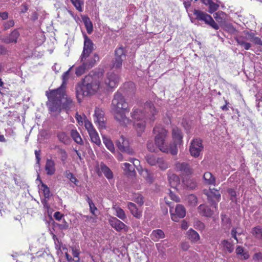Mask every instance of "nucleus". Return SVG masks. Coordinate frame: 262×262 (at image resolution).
<instances>
[{
	"mask_svg": "<svg viewBox=\"0 0 262 262\" xmlns=\"http://www.w3.org/2000/svg\"><path fill=\"white\" fill-rule=\"evenodd\" d=\"M123 168L124 170L130 174L135 172L134 168L132 166V165L128 163H125L123 164Z\"/></svg>",
	"mask_w": 262,
	"mask_h": 262,
	"instance_id": "nucleus-53",
	"label": "nucleus"
},
{
	"mask_svg": "<svg viewBox=\"0 0 262 262\" xmlns=\"http://www.w3.org/2000/svg\"><path fill=\"white\" fill-rule=\"evenodd\" d=\"M7 35L1 38L3 42L6 43H16L19 34H6Z\"/></svg>",
	"mask_w": 262,
	"mask_h": 262,
	"instance_id": "nucleus-25",
	"label": "nucleus"
},
{
	"mask_svg": "<svg viewBox=\"0 0 262 262\" xmlns=\"http://www.w3.org/2000/svg\"><path fill=\"white\" fill-rule=\"evenodd\" d=\"M99 56L96 54H95L94 58H84L83 60H81L80 59L82 64L76 68L75 71L76 75L79 76L83 74L86 70H88L94 67L96 61L99 60Z\"/></svg>",
	"mask_w": 262,
	"mask_h": 262,
	"instance_id": "nucleus-6",
	"label": "nucleus"
},
{
	"mask_svg": "<svg viewBox=\"0 0 262 262\" xmlns=\"http://www.w3.org/2000/svg\"><path fill=\"white\" fill-rule=\"evenodd\" d=\"M188 238L193 242H196L200 239V235L197 232L192 229H190L187 232Z\"/></svg>",
	"mask_w": 262,
	"mask_h": 262,
	"instance_id": "nucleus-31",
	"label": "nucleus"
},
{
	"mask_svg": "<svg viewBox=\"0 0 262 262\" xmlns=\"http://www.w3.org/2000/svg\"><path fill=\"white\" fill-rule=\"evenodd\" d=\"M175 169L177 171L180 172L182 174L187 176L190 175L193 172V169L186 162H176Z\"/></svg>",
	"mask_w": 262,
	"mask_h": 262,
	"instance_id": "nucleus-12",
	"label": "nucleus"
},
{
	"mask_svg": "<svg viewBox=\"0 0 262 262\" xmlns=\"http://www.w3.org/2000/svg\"><path fill=\"white\" fill-rule=\"evenodd\" d=\"M111 109L115 120L119 125L126 127L127 125L131 123L132 120L126 115L130 111L128 103L124 97L119 91L114 96L111 104Z\"/></svg>",
	"mask_w": 262,
	"mask_h": 262,
	"instance_id": "nucleus-3",
	"label": "nucleus"
},
{
	"mask_svg": "<svg viewBox=\"0 0 262 262\" xmlns=\"http://www.w3.org/2000/svg\"><path fill=\"white\" fill-rule=\"evenodd\" d=\"M84 117L85 118L84 120V126L85 127V129L87 130L88 133H90L95 130L96 129H95L92 122L86 119L85 115H84Z\"/></svg>",
	"mask_w": 262,
	"mask_h": 262,
	"instance_id": "nucleus-42",
	"label": "nucleus"
},
{
	"mask_svg": "<svg viewBox=\"0 0 262 262\" xmlns=\"http://www.w3.org/2000/svg\"><path fill=\"white\" fill-rule=\"evenodd\" d=\"M172 136L173 140L178 144L182 143V135L181 131L178 127H174L172 129Z\"/></svg>",
	"mask_w": 262,
	"mask_h": 262,
	"instance_id": "nucleus-22",
	"label": "nucleus"
},
{
	"mask_svg": "<svg viewBox=\"0 0 262 262\" xmlns=\"http://www.w3.org/2000/svg\"><path fill=\"white\" fill-rule=\"evenodd\" d=\"M71 136L73 139V140L77 144L80 145H82L83 144L82 139L79 133L76 129H73L71 130Z\"/></svg>",
	"mask_w": 262,
	"mask_h": 262,
	"instance_id": "nucleus-32",
	"label": "nucleus"
},
{
	"mask_svg": "<svg viewBox=\"0 0 262 262\" xmlns=\"http://www.w3.org/2000/svg\"><path fill=\"white\" fill-rule=\"evenodd\" d=\"M214 17L219 23H223L225 21L226 14L225 13L220 11L214 13Z\"/></svg>",
	"mask_w": 262,
	"mask_h": 262,
	"instance_id": "nucleus-39",
	"label": "nucleus"
},
{
	"mask_svg": "<svg viewBox=\"0 0 262 262\" xmlns=\"http://www.w3.org/2000/svg\"><path fill=\"white\" fill-rule=\"evenodd\" d=\"M71 249L72 251V254L74 258L73 260H74L75 262H79V255L80 254V251L78 247H76V246H72L71 247Z\"/></svg>",
	"mask_w": 262,
	"mask_h": 262,
	"instance_id": "nucleus-41",
	"label": "nucleus"
},
{
	"mask_svg": "<svg viewBox=\"0 0 262 262\" xmlns=\"http://www.w3.org/2000/svg\"><path fill=\"white\" fill-rule=\"evenodd\" d=\"M194 226L196 229L200 230H203L205 228V225L204 223L198 220L195 221L194 223Z\"/></svg>",
	"mask_w": 262,
	"mask_h": 262,
	"instance_id": "nucleus-57",
	"label": "nucleus"
},
{
	"mask_svg": "<svg viewBox=\"0 0 262 262\" xmlns=\"http://www.w3.org/2000/svg\"><path fill=\"white\" fill-rule=\"evenodd\" d=\"M180 144H178L177 142L173 141V143L168 146V152H170L172 155H176L178 151L177 145Z\"/></svg>",
	"mask_w": 262,
	"mask_h": 262,
	"instance_id": "nucleus-43",
	"label": "nucleus"
},
{
	"mask_svg": "<svg viewBox=\"0 0 262 262\" xmlns=\"http://www.w3.org/2000/svg\"><path fill=\"white\" fill-rule=\"evenodd\" d=\"M193 15L198 20L203 21L212 28L216 30L219 29V27L218 25L215 22L212 17L207 13L194 9L193 10Z\"/></svg>",
	"mask_w": 262,
	"mask_h": 262,
	"instance_id": "nucleus-7",
	"label": "nucleus"
},
{
	"mask_svg": "<svg viewBox=\"0 0 262 262\" xmlns=\"http://www.w3.org/2000/svg\"><path fill=\"white\" fill-rule=\"evenodd\" d=\"M187 199L190 206H195L196 205L198 199L195 195L193 194H190L187 196Z\"/></svg>",
	"mask_w": 262,
	"mask_h": 262,
	"instance_id": "nucleus-46",
	"label": "nucleus"
},
{
	"mask_svg": "<svg viewBox=\"0 0 262 262\" xmlns=\"http://www.w3.org/2000/svg\"><path fill=\"white\" fill-rule=\"evenodd\" d=\"M64 174H65L66 177L67 178H68V179H69L71 182L77 185L78 180L72 172H70L68 170H66L64 172Z\"/></svg>",
	"mask_w": 262,
	"mask_h": 262,
	"instance_id": "nucleus-48",
	"label": "nucleus"
},
{
	"mask_svg": "<svg viewBox=\"0 0 262 262\" xmlns=\"http://www.w3.org/2000/svg\"><path fill=\"white\" fill-rule=\"evenodd\" d=\"M253 260L254 261H259L262 260V253L257 252L255 253L252 257Z\"/></svg>",
	"mask_w": 262,
	"mask_h": 262,
	"instance_id": "nucleus-59",
	"label": "nucleus"
},
{
	"mask_svg": "<svg viewBox=\"0 0 262 262\" xmlns=\"http://www.w3.org/2000/svg\"><path fill=\"white\" fill-rule=\"evenodd\" d=\"M252 41L256 45L262 46V40L259 37H253Z\"/></svg>",
	"mask_w": 262,
	"mask_h": 262,
	"instance_id": "nucleus-64",
	"label": "nucleus"
},
{
	"mask_svg": "<svg viewBox=\"0 0 262 262\" xmlns=\"http://www.w3.org/2000/svg\"><path fill=\"white\" fill-rule=\"evenodd\" d=\"M157 111L151 102H147L144 108L134 107L130 112V117L133 119L134 128L138 135L141 136L144 132L146 125V120L152 123L156 119Z\"/></svg>",
	"mask_w": 262,
	"mask_h": 262,
	"instance_id": "nucleus-2",
	"label": "nucleus"
},
{
	"mask_svg": "<svg viewBox=\"0 0 262 262\" xmlns=\"http://www.w3.org/2000/svg\"><path fill=\"white\" fill-rule=\"evenodd\" d=\"M227 192L230 196V199L231 200V201L233 202L236 201V191L232 188H229L227 190Z\"/></svg>",
	"mask_w": 262,
	"mask_h": 262,
	"instance_id": "nucleus-56",
	"label": "nucleus"
},
{
	"mask_svg": "<svg viewBox=\"0 0 262 262\" xmlns=\"http://www.w3.org/2000/svg\"><path fill=\"white\" fill-rule=\"evenodd\" d=\"M155 135V142L158 148L163 152H168V145L166 143L167 131L161 125L156 126L153 129Z\"/></svg>",
	"mask_w": 262,
	"mask_h": 262,
	"instance_id": "nucleus-5",
	"label": "nucleus"
},
{
	"mask_svg": "<svg viewBox=\"0 0 262 262\" xmlns=\"http://www.w3.org/2000/svg\"><path fill=\"white\" fill-rule=\"evenodd\" d=\"M157 147H158L155 143L154 144L152 141H148L147 144V148L150 152H156Z\"/></svg>",
	"mask_w": 262,
	"mask_h": 262,
	"instance_id": "nucleus-54",
	"label": "nucleus"
},
{
	"mask_svg": "<svg viewBox=\"0 0 262 262\" xmlns=\"http://www.w3.org/2000/svg\"><path fill=\"white\" fill-rule=\"evenodd\" d=\"M251 233L256 239L262 240V227L260 226L253 228L251 230Z\"/></svg>",
	"mask_w": 262,
	"mask_h": 262,
	"instance_id": "nucleus-30",
	"label": "nucleus"
},
{
	"mask_svg": "<svg viewBox=\"0 0 262 262\" xmlns=\"http://www.w3.org/2000/svg\"><path fill=\"white\" fill-rule=\"evenodd\" d=\"M14 25V21L13 20H9L4 24V28L5 30H7Z\"/></svg>",
	"mask_w": 262,
	"mask_h": 262,
	"instance_id": "nucleus-58",
	"label": "nucleus"
},
{
	"mask_svg": "<svg viewBox=\"0 0 262 262\" xmlns=\"http://www.w3.org/2000/svg\"><path fill=\"white\" fill-rule=\"evenodd\" d=\"M41 190L42 191L45 198L49 199L51 196V192L50 189L47 185L42 183Z\"/></svg>",
	"mask_w": 262,
	"mask_h": 262,
	"instance_id": "nucleus-47",
	"label": "nucleus"
},
{
	"mask_svg": "<svg viewBox=\"0 0 262 262\" xmlns=\"http://www.w3.org/2000/svg\"><path fill=\"white\" fill-rule=\"evenodd\" d=\"M170 213L172 220L177 222L179 221L180 219L185 216L186 210L183 205L178 204L175 208V213L172 212L171 209L170 210Z\"/></svg>",
	"mask_w": 262,
	"mask_h": 262,
	"instance_id": "nucleus-13",
	"label": "nucleus"
},
{
	"mask_svg": "<svg viewBox=\"0 0 262 262\" xmlns=\"http://www.w3.org/2000/svg\"><path fill=\"white\" fill-rule=\"evenodd\" d=\"M84 38V46L82 53L80 57V59L83 60L84 58H94L95 54L94 56H90V54L94 50V44L92 41L86 36V34H83Z\"/></svg>",
	"mask_w": 262,
	"mask_h": 262,
	"instance_id": "nucleus-8",
	"label": "nucleus"
},
{
	"mask_svg": "<svg viewBox=\"0 0 262 262\" xmlns=\"http://www.w3.org/2000/svg\"><path fill=\"white\" fill-rule=\"evenodd\" d=\"M208 12L210 13H213L216 11L219 8V5L214 3L212 1L208 5Z\"/></svg>",
	"mask_w": 262,
	"mask_h": 262,
	"instance_id": "nucleus-50",
	"label": "nucleus"
},
{
	"mask_svg": "<svg viewBox=\"0 0 262 262\" xmlns=\"http://www.w3.org/2000/svg\"><path fill=\"white\" fill-rule=\"evenodd\" d=\"M203 149V146L201 140L195 139L192 140L189 148V151L192 157L194 158L199 157Z\"/></svg>",
	"mask_w": 262,
	"mask_h": 262,
	"instance_id": "nucleus-10",
	"label": "nucleus"
},
{
	"mask_svg": "<svg viewBox=\"0 0 262 262\" xmlns=\"http://www.w3.org/2000/svg\"><path fill=\"white\" fill-rule=\"evenodd\" d=\"M89 135L92 142L98 146L101 145V140L96 130L89 133Z\"/></svg>",
	"mask_w": 262,
	"mask_h": 262,
	"instance_id": "nucleus-34",
	"label": "nucleus"
},
{
	"mask_svg": "<svg viewBox=\"0 0 262 262\" xmlns=\"http://www.w3.org/2000/svg\"><path fill=\"white\" fill-rule=\"evenodd\" d=\"M131 200L136 203H137L139 205L142 206L144 204V199L143 196L139 193H134L133 194V198Z\"/></svg>",
	"mask_w": 262,
	"mask_h": 262,
	"instance_id": "nucleus-38",
	"label": "nucleus"
},
{
	"mask_svg": "<svg viewBox=\"0 0 262 262\" xmlns=\"http://www.w3.org/2000/svg\"><path fill=\"white\" fill-rule=\"evenodd\" d=\"M168 182L171 187L176 189L180 185V179L179 177L174 173H171L169 171L168 174Z\"/></svg>",
	"mask_w": 262,
	"mask_h": 262,
	"instance_id": "nucleus-16",
	"label": "nucleus"
},
{
	"mask_svg": "<svg viewBox=\"0 0 262 262\" xmlns=\"http://www.w3.org/2000/svg\"><path fill=\"white\" fill-rule=\"evenodd\" d=\"M203 179L205 184L208 185H215L216 178L210 172H205L204 173Z\"/></svg>",
	"mask_w": 262,
	"mask_h": 262,
	"instance_id": "nucleus-19",
	"label": "nucleus"
},
{
	"mask_svg": "<svg viewBox=\"0 0 262 262\" xmlns=\"http://www.w3.org/2000/svg\"><path fill=\"white\" fill-rule=\"evenodd\" d=\"M169 196L171 200L176 202H179L180 201V198L171 191H170L169 192Z\"/></svg>",
	"mask_w": 262,
	"mask_h": 262,
	"instance_id": "nucleus-60",
	"label": "nucleus"
},
{
	"mask_svg": "<svg viewBox=\"0 0 262 262\" xmlns=\"http://www.w3.org/2000/svg\"><path fill=\"white\" fill-rule=\"evenodd\" d=\"M100 168L102 172L107 179H111L113 178L112 171L106 165L103 163H101Z\"/></svg>",
	"mask_w": 262,
	"mask_h": 262,
	"instance_id": "nucleus-33",
	"label": "nucleus"
},
{
	"mask_svg": "<svg viewBox=\"0 0 262 262\" xmlns=\"http://www.w3.org/2000/svg\"><path fill=\"white\" fill-rule=\"evenodd\" d=\"M159 158L152 154H148L145 157L147 162L151 166L157 165Z\"/></svg>",
	"mask_w": 262,
	"mask_h": 262,
	"instance_id": "nucleus-35",
	"label": "nucleus"
},
{
	"mask_svg": "<svg viewBox=\"0 0 262 262\" xmlns=\"http://www.w3.org/2000/svg\"><path fill=\"white\" fill-rule=\"evenodd\" d=\"M103 76L101 71L94 72L85 76L82 83L76 88V95L79 101L80 97L94 94L100 88H114L118 85L119 77L113 72L108 73L104 83L101 80Z\"/></svg>",
	"mask_w": 262,
	"mask_h": 262,
	"instance_id": "nucleus-1",
	"label": "nucleus"
},
{
	"mask_svg": "<svg viewBox=\"0 0 262 262\" xmlns=\"http://www.w3.org/2000/svg\"><path fill=\"white\" fill-rule=\"evenodd\" d=\"M57 150V153L60 157V160L63 164L66 163V160L68 157V155L66 150L59 145H56L54 148Z\"/></svg>",
	"mask_w": 262,
	"mask_h": 262,
	"instance_id": "nucleus-27",
	"label": "nucleus"
},
{
	"mask_svg": "<svg viewBox=\"0 0 262 262\" xmlns=\"http://www.w3.org/2000/svg\"><path fill=\"white\" fill-rule=\"evenodd\" d=\"M39 262H54V258L53 256L47 252L43 251L37 253Z\"/></svg>",
	"mask_w": 262,
	"mask_h": 262,
	"instance_id": "nucleus-23",
	"label": "nucleus"
},
{
	"mask_svg": "<svg viewBox=\"0 0 262 262\" xmlns=\"http://www.w3.org/2000/svg\"><path fill=\"white\" fill-rule=\"evenodd\" d=\"M222 244L225 249L228 251L229 253H231L233 251V245L228 242L227 240H223L222 242Z\"/></svg>",
	"mask_w": 262,
	"mask_h": 262,
	"instance_id": "nucleus-44",
	"label": "nucleus"
},
{
	"mask_svg": "<svg viewBox=\"0 0 262 262\" xmlns=\"http://www.w3.org/2000/svg\"><path fill=\"white\" fill-rule=\"evenodd\" d=\"M81 18L88 33H91L93 30V26L90 18L87 15L82 16Z\"/></svg>",
	"mask_w": 262,
	"mask_h": 262,
	"instance_id": "nucleus-29",
	"label": "nucleus"
},
{
	"mask_svg": "<svg viewBox=\"0 0 262 262\" xmlns=\"http://www.w3.org/2000/svg\"><path fill=\"white\" fill-rule=\"evenodd\" d=\"M123 58L115 57L114 61H113L112 68L115 69H119L122 67Z\"/></svg>",
	"mask_w": 262,
	"mask_h": 262,
	"instance_id": "nucleus-51",
	"label": "nucleus"
},
{
	"mask_svg": "<svg viewBox=\"0 0 262 262\" xmlns=\"http://www.w3.org/2000/svg\"><path fill=\"white\" fill-rule=\"evenodd\" d=\"M127 208L129 210L131 214L136 218L140 219L142 216V211L138 209L134 203L128 202Z\"/></svg>",
	"mask_w": 262,
	"mask_h": 262,
	"instance_id": "nucleus-20",
	"label": "nucleus"
},
{
	"mask_svg": "<svg viewBox=\"0 0 262 262\" xmlns=\"http://www.w3.org/2000/svg\"><path fill=\"white\" fill-rule=\"evenodd\" d=\"M58 140L65 145H69L71 143V139L68 135L64 132H58L56 134Z\"/></svg>",
	"mask_w": 262,
	"mask_h": 262,
	"instance_id": "nucleus-21",
	"label": "nucleus"
},
{
	"mask_svg": "<svg viewBox=\"0 0 262 262\" xmlns=\"http://www.w3.org/2000/svg\"><path fill=\"white\" fill-rule=\"evenodd\" d=\"M59 227L62 230H66L69 228V224L64 220L62 224L59 225Z\"/></svg>",
	"mask_w": 262,
	"mask_h": 262,
	"instance_id": "nucleus-63",
	"label": "nucleus"
},
{
	"mask_svg": "<svg viewBox=\"0 0 262 262\" xmlns=\"http://www.w3.org/2000/svg\"><path fill=\"white\" fill-rule=\"evenodd\" d=\"M109 222L111 226L118 232H120L122 230H124L125 231L127 230V226L115 217H112L110 218Z\"/></svg>",
	"mask_w": 262,
	"mask_h": 262,
	"instance_id": "nucleus-14",
	"label": "nucleus"
},
{
	"mask_svg": "<svg viewBox=\"0 0 262 262\" xmlns=\"http://www.w3.org/2000/svg\"><path fill=\"white\" fill-rule=\"evenodd\" d=\"M45 170L48 175H53L56 171L55 162L51 159H48L45 165Z\"/></svg>",
	"mask_w": 262,
	"mask_h": 262,
	"instance_id": "nucleus-15",
	"label": "nucleus"
},
{
	"mask_svg": "<svg viewBox=\"0 0 262 262\" xmlns=\"http://www.w3.org/2000/svg\"><path fill=\"white\" fill-rule=\"evenodd\" d=\"M116 145L119 150L122 152H126L130 155H133L134 154V150L130 147L128 140L122 135L117 140Z\"/></svg>",
	"mask_w": 262,
	"mask_h": 262,
	"instance_id": "nucleus-9",
	"label": "nucleus"
},
{
	"mask_svg": "<svg viewBox=\"0 0 262 262\" xmlns=\"http://www.w3.org/2000/svg\"><path fill=\"white\" fill-rule=\"evenodd\" d=\"M158 161L157 164L161 170H165L169 167L168 162L163 158L159 157Z\"/></svg>",
	"mask_w": 262,
	"mask_h": 262,
	"instance_id": "nucleus-36",
	"label": "nucleus"
},
{
	"mask_svg": "<svg viewBox=\"0 0 262 262\" xmlns=\"http://www.w3.org/2000/svg\"><path fill=\"white\" fill-rule=\"evenodd\" d=\"M150 236L152 241L158 242L160 239L164 238L165 234L162 230L156 229L152 231Z\"/></svg>",
	"mask_w": 262,
	"mask_h": 262,
	"instance_id": "nucleus-26",
	"label": "nucleus"
},
{
	"mask_svg": "<svg viewBox=\"0 0 262 262\" xmlns=\"http://www.w3.org/2000/svg\"><path fill=\"white\" fill-rule=\"evenodd\" d=\"M113 209L115 211V215L117 216L118 218L121 219L122 221H125L126 219V215L124 211L120 207L114 205L113 207Z\"/></svg>",
	"mask_w": 262,
	"mask_h": 262,
	"instance_id": "nucleus-28",
	"label": "nucleus"
},
{
	"mask_svg": "<svg viewBox=\"0 0 262 262\" xmlns=\"http://www.w3.org/2000/svg\"><path fill=\"white\" fill-rule=\"evenodd\" d=\"M37 40L35 41V44L36 46L41 45L45 40L46 37L44 34H38L36 36Z\"/></svg>",
	"mask_w": 262,
	"mask_h": 262,
	"instance_id": "nucleus-52",
	"label": "nucleus"
},
{
	"mask_svg": "<svg viewBox=\"0 0 262 262\" xmlns=\"http://www.w3.org/2000/svg\"><path fill=\"white\" fill-rule=\"evenodd\" d=\"M65 99V101L63 102L62 106L64 109H65L68 113L69 111H70L71 109L74 107V103L73 101V100L70 98H68L66 96V95L65 94V96H64V98L61 99V104L62 103V99ZM61 107H60V111L59 112H51V113H59L61 112ZM51 112V111H50Z\"/></svg>",
	"mask_w": 262,
	"mask_h": 262,
	"instance_id": "nucleus-18",
	"label": "nucleus"
},
{
	"mask_svg": "<svg viewBox=\"0 0 262 262\" xmlns=\"http://www.w3.org/2000/svg\"><path fill=\"white\" fill-rule=\"evenodd\" d=\"M104 113L103 111L98 107H96L94 115V122L98 125L100 128H105Z\"/></svg>",
	"mask_w": 262,
	"mask_h": 262,
	"instance_id": "nucleus-11",
	"label": "nucleus"
},
{
	"mask_svg": "<svg viewBox=\"0 0 262 262\" xmlns=\"http://www.w3.org/2000/svg\"><path fill=\"white\" fill-rule=\"evenodd\" d=\"M24 262H39L38 254L35 257H33L32 255H27L24 258Z\"/></svg>",
	"mask_w": 262,
	"mask_h": 262,
	"instance_id": "nucleus-49",
	"label": "nucleus"
},
{
	"mask_svg": "<svg viewBox=\"0 0 262 262\" xmlns=\"http://www.w3.org/2000/svg\"><path fill=\"white\" fill-rule=\"evenodd\" d=\"M72 68V67H71L63 74L62 76V82L60 87L46 92V95L48 99L47 102V106L49 111L58 112L60 111L61 99L65 96L67 81L69 78L70 72Z\"/></svg>",
	"mask_w": 262,
	"mask_h": 262,
	"instance_id": "nucleus-4",
	"label": "nucleus"
},
{
	"mask_svg": "<svg viewBox=\"0 0 262 262\" xmlns=\"http://www.w3.org/2000/svg\"><path fill=\"white\" fill-rule=\"evenodd\" d=\"M103 142L106 148L111 152L115 150L114 145L112 141L108 138L105 137H102Z\"/></svg>",
	"mask_w": 262,
	"mask_h": 262,
	"instance_id": "nucleus-37",
	"label": "nucleus"
},
{
	"mask_svg": "<svg viewBox=\"0 0 262 262\" xmlns=\"http://www.w3.org/2000/svg\"><path fill=\"white\" fill-rule=\"evenodd\" d=\"M75 118L80 125H82L83 123V118L81 115L78 114V113H76L75 115Z\"/></svg>",
	"mask_w": 262,
	"mask_h": 262,
	"instance_id": "nucleus-61",
	"label": "nucleus"
},
{
	"mask_svg": "<svg viewBox=\"0 0 262 262\" xmlns=\"http://www.w3.org/2000/svg\"><path fill=\"white\" fill-rule=\"evenodd\" d=\"M237 233V228H233L231 231V235L233 238H234L237 243H239V241L237 238L236 234Z\"/></svg>",
	"mask_w": 262,
	"mask_h": 262,
	"instance_id": "nucleus-62",
	"label": "nucleus"
},
{
	"mask_svg": "<svg viewBox=\"0 0 262 262\" xmlns=\"http://www.w3.org/2000/svg\"><path fill=\"white\" fill-rule=\"evenodd\" d=\"M73 6L75 7L77 10L79 12H82L83 9L82 6L83 5L84 3L81 0H70Z\"/></svg>",
	"mask_w": 262,
	"mask_h": 262,
	"instance_id": "nucleus-40",
	"label": "nucleus"
},
{
	"mask_svg": "<svg viewBox=\"0 0 262 262\" xmlns=\"http://www.w3.org/2000/svg\"><path fill=\"white\" fill-rule=\"evenodd\" d=\"M212 199L215 200L217 202H219L221 198V194H220L218 190H216L214 192L211 191V195L209 196Z\"/></svg>",
	"mask_w": 262,
	"mask_h": 262,
	"instance_id": "nucleus-55",
	"label": "nucleus"
},
{
	"mask_svg": "<svg viewBox=\"0 0 262 262\" xmlns=\"http://www.w3.org/2000/svg\"><path fill=\"white\" fill-rule=\"evenodd\" d=\"M125 57L124 48L121 46L115 50V57L124 58Z\"/></svg>",
	"mask_w": 262,
	"mask_h": 262,
	"instance_id": "nucleus-45",
	"label": "nucleus"
},
{
	"mask_svg": "<svg viewBox=\"0 0 262 262\" xmlns=\"http://www.w3.org/2000/svg\"><path fill=\"white\" fill-rule=\"evenodd\" d=\"M235 253L237 255H240V259L242 260H247L250 257V255L248 251L245 250L241 246H237L235 249Z\"/></svg>",
	"mask_w": 262,
	"mask_h": 262,
	"instance_id": "nucleus-24",
	"label": "nucleus"
},
{
	"mask_svg": "<svg viewBox=\"0 0 262 262\" xmlns=\"http://www.w3.org/2000/svg\"><path fill=\"white\" fill-rule=\"evenodd\" d=\"M200 215L206 217H211L213 214V211L205 204L200 205L198 208Z\"/></svg>",
	"mask_w": 262,
	"mask_h": 262,
	"instance_id": "nucleus-17",
	"label": "nucleus"
}]
</instances>
